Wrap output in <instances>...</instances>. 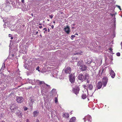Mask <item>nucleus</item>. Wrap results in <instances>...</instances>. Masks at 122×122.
Instances as JSON below:
<instances>
[{
    "mask_svg": "<svg viewBox=\"0 0 122 122\" xmlns=\"http://www.w3.org/2000/svg\"><path fill=\"white\" fill-rule=\"evenodd\" d=\"M63 116L65 118H68L69 117V115L68 114L66 113L63 114Z\"/></svg>",
    "mask_w": 122,
    "mask_h": 122,
    "instance_id": "30",
    "label": "nucleus"
},
{
    "mask_svg": "<svg viewBox=\"0 0 122 122\" xmlns=\"http://www.w3.org/2000/svg\"><path fill=\"white\" fill-rule=\"evenodd\" d=\"M89 48H92V46H91V47H90V46H89Z\"/></svg>",
    "mask_w": 122,
    "mask_h": 122,
    "instance_id": "50",
    "label": "nucleus"
},
{
    "mask_svg": "<svg viewBox=\"0 0 122 122\" xmlns=\"http://www.w3.org/2000/svg\"><path fill=\"white\" fill-rule=\"evenodd\" d=\"M12 36V35L11 34H9V37H11Z\"/></svg>",
    "mask_w": 122,
    "mask_h": 122,
    "instance_id": "45",
    "label": "nucleus"
},
{
    "mask_svg": "<svg viewBox=\"0 0 122 122\" xmlns=\"http://www.w3.org/2000/svg\"><path fill=\"white\" fill-rule=\"evenodd\" d=\"M21 2L22 3H24V0H21Z\"/></svg>",
    "mask_w": 122,
    "mask_h": 122,
    "instance_id": "44",
    "label": "nucleus"
},
{
    "mask_svg": "<svg viewBox=\"0 0 122 122\" xmlns=\"http://www.w3.org/2000/svg\"><path fill=\"white\" fill-rule=\"evenodd\" d=\"M82 62L81 61H78L77 63V65L78 66H79L82 64Z\"/></svg>",
    "mask_w": 122,
    "mask_h": 122,
    "instance_id": "32",
    "label": "nucleus"
},
{
    "mask_svg": "<svg viewBox=\"0 0 122 122\" xmlns=\"http://www.w3.org/2000/svg\"><path fill=\"white\" fill-rule=\"evenodd\" d=\"M44 82L43 81H41L38 80H36V84H39V85L41 86L42 84L44 83Z\"/></svg>",
    "mask_w": 122,
    "mask_h": 122,
    "instance_id": "21",
    "label": "nucleus"
},
{
    "mask_svg": "<svg viewBox=\"0 0 122 122\" xmlns=\"http://www.w3.org/2000/svg\"><path fill=\"white\" fill-rule=\"evenodd\" d=\"M80 69L82 71H85L86 69V67L84 65H82L80 66Z\"/></svg>",
    "mask_w": 122,
    "mask_h": 122,
    "instance_id": "15",
    "label": "nucleus"
},
{
    "mask_svg": "<svg viewBox=\"0 0 122 122\" xmlns=\"http://www.w3.org/2000/svg\"><path fill=\"white\" fill-rule=\"evenodd\" d=\"M11 39H13V37H11Z\"/></svg>",
    "mask_w": 122,
    "mask_h": 122,
    "instance_id": "57",
    "label": "nucleus"
},
{
    "mask_svg": "<svg viewBox=\"0 0 122 122\" xmlns=\"http://www.w3.org/2000/svg\"><path fill=\"white\" fill-rule=\"evenodd\" d=\"M89 78V75L86 74H85L84 76L82 74H80L78 75V79L81 81H83L84 80H87Z\"/></svg>",
    "mask_w": 122,
    "mask_h": 122,
    "instance_id": "3",
    "label": "nucleus"
},
{
    "mask_svg": "<svg viewBox=\"0 0 122 122\" xmlns=\"http://www.w3.org/2000/svg\"><path fill=\"white\" fill-rule=\"evenodd\" d=\"M18 108L17 107L15 106V104H12L10 107V109L12 112L14 111V110L15 109H18Z\"/></svg>",
    "mask_w": 122,
    "mask_h": 122,
    "instance_id": "13",
    "label": "nucleus"
},
{
    "mask_svg": "<svg viewBox=\"0 0 122 122\" xmlns=\"http://www.w3.org/2000/svg\"><path fill=\"white\" fill-rule=\"evenodd\" d=\"M102 84L101 81L99 82L98 83L97 87L98 89H100L101 87Z\"/></svg>",
    "mask_w": 122,
    "mask_h": 122,
    "instance_id": "25",
    "label": "nucleus"
},
{
    "mask_svg": "<svg viewBox=\"0 0 122 122\" xmlns=\"http://www.w3.org/2000/svg\"><path fill=\"white\" fill-rule=\"evenodd\" d=\"M104 69H102V70H100L99 71V76H101L102 75V73H104Z\"/></svg>",
    "mask_w": 122,
    "mask_h": 122,
    "instance_id": "29",
    "label": "nucleus"
},
{
    "mask_svg": "<svg viewBox=\"0 0 122 122\" xmlns=\"http://www.w3.org/2000/svg\"><path fill=\"white\" fill-rule=\"evenodd\" d=\"M75 36L73 35H72L71 36V37L72 38H74Z\"/></svg>",
    "mask_w": 122,
    "mask_h": 122,
    "instance_id": "39",
    "label": "nucleus"
},
{
    "mask_svg": "<svg viewBox=\"0 0 122 122\" xmlns=\"http://www.w3.org/2000/svg\"><path fill=\"white\" fill-rule=\"evenodd\" d=\"M11 55H12V57H13L14 56V55L13 54H12Z\"/></svg>",
    "mask_w": 122,
    "mask_h": 122,
    "instance_id": "55",
    "label": "nucleus"
},
{
    "mask_svg": "<svg viewBox=\"0 0 122 122\" xmlns=\"http://www.w3.org/2000/svg\"><path fill=\"white\" fill-rule=\"evenodd\" d=\"M117 6L119 8L120 7V6Z\"/></svg>",
    "mask_w": 122,
    "mask_h": 122,
    "instance_id": "53",
    "label": "nucleus"
},
{
    "mask_svg": "<svg viewBox=\"0 0 122 122\" xmlns=\"http://www.w3.org/2000/svg\"><path fill=\"white\" fill-rule=\"evenodd\" d=\"M121 46H122V43H121Z\"/></svg>",
    "mask_w": 122,
    "mask_h": 122,
    "instance_id": "59",
    "label": "nucleus"
},
{
    "mask_svg": "<svg viewBox=\"0 0 122 122\" xmlns=\"http://www.w3.org/2000/svg\"><path fill=\"white\" fill-rule=\"evenodd\" d=\"M110 50H111V51H112V49H110Z\"/></svg>",
    "mask_w": 122,
    "mask_h": 122,
    "instance_id": "61",
    "label": "nucleus"
},
{
    "mask_svg": "<svg viewBox=\"0 0 122 122\" xmlns=\"http://www.w3.org/2000/svg\"><path fill=\"white\" fill-rule=\"evenodd\" d=\"M53 23H55V21H53Z\"/></svg>",
    "mask_w": 122,
    "mask_h": 122,
    "instance_id": "62",
    "label": "nucleus"
},
{
    "mask_svg": "<svg viewBox=\"0 0 122 122\" xmlns=\"http://www.w3.org/2000/svg\"><path fill=\"white\" fill-rule=\"evenodd\" d=\"M58 102V100L56 97L55 98V103H56Z\"/></svg>",
    "mask_w": 122,
    "mask_h": 122,
    "instance_id": "36",
    "label": "nucleus"
},
{
    "mask_svg": "<svg viewBox=\"0 0 122 122\" xmlns=\"http://www.w3.org/2000/svg\"><path fill=\"white\" fill-rule=\"evenodd\" d=\"M28 80V82L29 83H31L32 84H35L36 83V80Z\"/></svg>",
    "mask_w": 122,
    "mask_h": 122,
    "instance_id": "22",
    "label": "nucleus"
},
{
    "mask_svg": "<svg viewBox=\"0 0 122 122\" xmlns=\"http://www.w3.org/2000/svg\"><path fill=\"white\" fill-rule=\"evenodd\" d=\"M93 88V85L91 84L89 85L88 86V88L90 90H92Z\"/></svg>",
    "mask_w": 122,
    "mask_h": 122,
    "instance_id": "28",
    "label": "nucleus"
},
{
    "mask_svg": "<svg viewBox=\"0 0 122 122\" xmlns=\"http://www.w3.org/2000/svg\"><path fill=\"white\" fill-rule=\"evenodd\" d=\"M4 83H1V82L0 81V88L2 90H4L6 88L5 86H4Z\"/></svg>",
    "mask_w": 122,
    "mask_h": 122,
    "instance_id": "18",
    "label": "nucleus"
},
{
    "mask_svg": "<svg viewBox=\"0 0 122 122\" xmlns=\"http://www.w3.org/2000/svg\"><path fill=\"white\" fill-rule=\"evenodd\" d=\"M110 74L111 77L114 78L115 76V74L114 71L112 69H111L110 71Z\"/></svg>",
    "mask_w": 122,
    "mask_h": 122,
    "instance_id": "16",
    "label": "nucleus"
},
{
    "mask_svg": "<svg viewBox=\"0 0 122 122\" xmlns=\"http://www.w3.org/2000/svg\"><path fill=\"white\" fill-rule=\"evenodd\" d=\"M116 55L118 56H120V53L119 52H118L117 53Z\"/></svg>",
    "mask_w": 122,
    "mask_h": 122,
    "instance_id": "37",
    "label": "nucleus"
},
{
    "mask_svg": "<svg viewBox=\"0 0 122 122\" xmlns=\"http://www.w3.org/2000/svg\"><path fill=\"white\" fill-rule=\"evenodd\" d=\"M65 72L66 73H70L71 72V69L70 67L66 68L64 70Z\"/></svg>",
    "mask_w": 122,
    "mask_h": 122,
    "instance_id": "14",
    "label": "nucleus"
},
{
    "mask_svg": "<svg viewBox=\"0 0 122 122\" xmlns=\"http://www.w3.org/2000/svg\"><path fill=\"white\" fill-rule=\"evenodd\" d=\"M119 9H120V10H121V8L120 7V8H119Z\"/></svg>",
    "mask_w": 122,
    "mask_h": 122,
    "instance_id": "58",
    "label": "nucleus"
},
{
    "mask_svg": "<svg viewBox=\"0 0 122 122\" xmlns=\"http://www.w3.org/2000/svg\"><path fill=\"white\" fill-rule=\"evenodd\" d=\"M82 52H81L80 51H79V52H78L76 54H74L75 55L76 54H80V55H82Z\"/></svg>",
    "mask_w": 122,
    "mask_h": 122,
    "instance_id": "33",
    "label": "nucleus"
},
{
    "mask_svg": "<svg viewBox=\"0 0 122 122\" xmlns=\"http://www.w3.org/2000/svg\"><path fill=\"white\" fill-rule=\"evenodd\" d=\"M39 111H34L33 113V114L34 117L37 116L39 114Z\"/></svg>",
    "mask_w": 122,
    "mask_h": 122,
    "instance_id": "23",
    "label": "nucleus"
},
{
    "mask_svg": "<svg viewBox=\"0 0 122 122\" xmlns=\"http://www.w3.org/2000/svg\"><path fill=\"white\" fill-rule=\"evenodd\" d=\"M87 83H89V81L88 80H87Z\"/></svg>",
    "mask_w": 122,
    "mask_h": 122,
    "instance_id": "54",
    "label": "nucleus"
},
{
    "mask_svg": "<svg viewBox=\"0 0 122 122\" xmlns=\"http://www.w3.org/2000/svg\"><path fill=\"white\" fill-rule=\"evenodd\" d=\"M6 21H5V19L3 20V21L4 22H6Z\"/></svg>",
    "mask_w": 122,
    "mask_h": 122,
    "instance_id": "48",
    "label": "nucleus"
},
{
    "mask_svg": "<svg viewBox=\"0 0 122 122\" xmlns=\"http://www.w3.org/2000/svg\"><path fill=\"white\" fill-rule=\"evenodd\" d=\"M54 27V26H53V25H52L51 26V28H52V29H53V28Z\"/></svg>",
    "mask_w": 122,
    "mask_h": 122,
    "instance_id": "49",
    "label": "nucleus"
},
{
    "mask_svg": "<svg viewBox=\"0 0 122 122\" xmlns=\"http://www.w3.org/2000/svg\"><path fill=\"white\" fill-rule=\"evenodd\" d=\"M79 90V87H77L76 88L73 89V91L75 94H77L78 93Z\"/></svg>",
    "mask_w": 122,
    "mask_h": 122,
    "instance_id": "17",
    "label": "nucleus"
},
{
    "mask_svg": "<svg viewBox=\"0 0 122 122\" xmlns=\"http://www.w3.org/2000/svg\"><path fill=\"white\" fill-rule=\"evenodd\" d=\"M108 79L106 77H104L102 79V82L104 86H105L107 82Z\"/></svg>",
    "mask_w": 122,
    "mask_h": 122,
    "instance_id": "9",
    "label": "nucleus"
},
{
    "mask_svg": "<svg viewBox=\"0 0 122 122\" xmlns=\"http://www.w3.org/2000/svg\"><path fill=\"white\" fill-rule=\"evenodd\" d=\"M48 32H49L50 31V29L49 28L48 29Z\"/></svg>",
    "mask_w": 122,
    "mask_h": 122,
    "instance_id": "52",
    "label": "nucleus"
},
{
    "mask_svg": "<svg viewBox=\"0 0 122 122\" xmlns=\"http://www.w3.org/2000/svg\"><path fill=\"white\" fill-rule=\"evenodd\" d=\"M43 30H45V31H47V29H46V28H44Z\"/></svg>",
    "mask_w": 122,
    "mask_h": 122,
    "instance_id": "43",
    "label": "nucleus"
},
{
    "mask_svg": "<svg viewBox=\"0 0 122 122\" xmlns=\"http://www.w3.org/2000/svg\"><path fill=\"white\" fill-rule=\"evenodd\" d=\"M38 31H37L36 32V34H38Z\"/></svg>",
    "mask_w": 122,
    "mask_h": 122,
    "instance_id": "56",
    "label": "nucleus"
},
{
    "mask_svg": "<svg viewBox=\"0 0 122 122\" xmlns=\"http://www.w3.org/2000/svg\"><path fill=\"white\" fill-rule=\"evenodd\" d=\"M16 113L17 116L20 118H21L23 114L21 111L18 110H16Z\"/></svg>",
    "mask_w": 122,
    "mask_h": 122,
    "instance_id": "8",
    "label": "nucleus"
},
{
    "mask_svg": "<svg viewBox=\"0 0 122 122\" xmlns=\"http://www.w3.org/2000/svg\"><path fill=\"white\" fill-rule=\"evenodd\" d=\"M30 106L31 107V108H32L33 102H34V101L31 97L30 98Z\"/></svg>",
    "mask_w": 122,
    "mask_h": 122,
    "instance_id": "26",
    "label": "nucleus"
},
{
    "mask_svg": "<svg viewBox=\"0 0 122 122\" xmlns=\"http://www.w3.org/2000/svg\"><path fill=\"white\" fill-rule=\"evenodd\" d=\"M26 122H29V121L28 119H27Z\"/></svg>",
    "mask_w": 122,
    "mask_h": 122,
    "instance_id": "46",
    "label": "nucleus"
},
{
    "mask_svg": "<svg viewBox=\"0 0 122 122\" xmlns=\"http://www.w3.org/2000/svg\"><path fill=\"white\" fill-rule=\"evenodd\" d=\"M16 100L17 102L19 103H21L23 101V99L22 97H17L16 98Z\"/></svg>",
    "mask_w": 122,
    "mask_h": 122,
    "instance_id": "7",
    "label": "nucleus"
},
{
    "mask_svg": "<svg viewBox=\"0 0 122 122\" xmlns=\"http://www.w3.org/2000/svg\"><path fill=\"white\" fill-rule=\"evenodd\" d=\"M56 89H52L50 93L51 95L52 96L56 94Z\"/></svg>",
    "mask_w": 122,
    "mask_h": 122,
    "instance_id": "24",
    "label": "nucleus"
},
{
    "mask_svg": "<svg viewBox=\"0 0 122 122\" xmlns=\"http://www.w3.org/2000/svg\"><path fill=\"white\" fill-rule=\"evenodd\" d=\"M57 117L58 120H61V117L59 116H57Z\"/></svg>",
    "mask_w": 122,
    "mask_h": 122,
    "instance_id": "35",
    "label": "nucleus"
},
{
    "mask_svg": "<svg viewBox=\"0 0 122 122\" xmlns=\"http://www.w3.org/2000/svg\"><path fill=\"white\" fill-rule=\"evenodd\" d=\"M50 112H51L52 117L53 118L54 117H55L56 115V111L53 110V109H51L50 111Z\"/></svg>",
    "mask_w": 122,
    "mask_h": 122,
    "instance_id": "11",
    "label": "nucleus"
},
{
    "mask_svg": "<svg viewBox=\"0 0 122 122\" xmlns=\"http://www.w3.org/2000/svg\"><path fill=\"white\" fill-rule=\"evenodd\" d=\"M36 122H39V121L38 120H37L36 121Z\"/></svg>",
    "mask_w": 122,
    "mask_h": 122,
    "instance_id": "51",
    "label": "nucleus"
},
{
    "mask_svg": "<svg viewBox=\"0 0 122 122\" xmlns=\"http://www.w3.org/2000/svg\"><path fill=\"white\" fill-rule=\"evenodd\" d=\"M83 119H87L89 122H91L92 119L91 116L89 115L86 116L85 117L83 118Z\"/></svg>",
    "mask_w": 122,
    "mask_h": 122,
    "instance_id": "12",
    "label": "nucleus"
},
{
    "mask_svg": "<svg viewBox=\"0 0 122 122\" xmlns=\"http://www.w3.org/2000/svg\"><path fill=\"white\" fill-rule=\"evenodd\" d=\"M41 86V92L43 94H44V93H46L48 91V89L50 88V86L46 84L44 82Z\"/></svg>",
    "mask_w": 122,
    "mask_h": 122,
    "instance_id": "2",
    "label": "nucleus"
},
{
    "mask_svg": "<svg viewBox=\"0 0 122 122\" xmlns=\"http://www.w3.org/2000/svg\"><path fill=\"white\" fill-rule=\"evenodd\" d=\"M64 30L67 34H69L70 31V27L68 25H66V27L64 28Z\"/></svg>",
    "mask_w": 122,
    "mask_h": 122,
    "instance_id": "10",
    "label": "nucleus"
},
{
    "mask_svg": "<svg viewBox=\"0 0 122 122\" xmlns=\"http://www.w3.org/2000/svg\"><path fill=\"white\" fill-rule=\"evenodd\" d=\"M82 98L83 99H85L86 98V95L84 94H83L82 96Z\"/></svg>",
    "mask_w": 122,
    "mask_h": 122,
    "instance_id": "31",
    "label": "nucleus"
},
{
    "mask_svg": "<svg viewBox=\"0 0 122 122\" xmlns=\"http://www.w3.org/2000/svg\"><path fill=\"white\" fill-rule=\"evenodd\" d=\"M47 20L48 21H49V19H47Z\"/></svg>",
    "mask_w": 122,
    "mask_h": 122,
    "instance_id": "63",
    "label": "nucleus"
},
{
    "mask_svg": "<svg viewBox=\"0 0 122 122\" xmlns=\"http://www.w3.org/2000/svg\"><path fill=\"white\" fill-rule=\"evenodd\" d=\"M11 8V4L8 0H6L5 3L0 6V9L4 10L7 12L9 11Z\"/></svg>",
    "mask_w": 122,
    "mask_h": 122,
    "instance_id": "1",
    "label": "nucleus"
},
{
    "mask_svg": "<svg viewBox=\"0 0 122 122\" xmlns=\"http://www.w3.org/2000/svg\"><path fill=\"white\" fill-rule=\"evenodd\" d=\"M39 66H38L36 68V70H38V71H40V70H39Z\"/></svg>",
    "mask_w": 122,
    "mask_h": 122,
    "instance_id": "38",
    "label": "nucleus"
},
{
    "mask_svg": "<svg viewBox=\"0 0 122 122\" xmlns=\"http://www.w3.org/2000/svg\"><path fill=\"white\" fill-rule=\"evenodd\" d=\"M24 66L25 69H29L31 71L33 70H34V68L33 67L31 69L30 67L29 68V65L28 64H25L24 65Z\"/></svg>",
    "mask_w": 122,
    "mask_h": 122,
    "instance_id": "19",
    "label": "nucleus"
},
{
    "mask_svg": "<svg viewBox=\"0 0 122 122\" xmlns=\"http://www.w3.org/2000/svg\"><path fill=\"white\" fill-rule=\"evenodd\" d=\"M1 122H5L4 121H2Z\"/></svg>",
    "mask_w": 122,
    "mask_h": 122,
    "instance_id": "60",
    "label": "nucleus"
},
{
    "mask_svg": "<svg viewBox=\"0 0 122 122\" xmlns=\"http://www.w3.org/2000/svg\"><path fill=\"white\" fill-rule=\"evenodd\" d=\"M76 120V118L74 117H72L70 120V122H75Z\"/></svg>",
    "mask_w": 122,
    "mask_h": 122,
    "instance_id": "27",
    "label": "nucleus"
},
{
    "mask_svg": "<svg viewBox=\"0 0 122 122\" xmlns=\"http://www.w3.org/2000/svg\"><path fill=\"white\" fill-rule=\"evenodd\" d=\"M27 107H25L24 108V110L25 111H26L27 110Z\"/></svg>",
    "mask_w": 122,
    "mask_h": 122,
    "instance_id": "42",
    "label": "nucleus"
},
{
    "mask_svg": "<svg viewBox=\"0 0 122 122\" xmlns=\"http://www.w3.org/2000/svg\"><path fill=\"white\" fill-rule=\"evenodd\" d=\"M53 17V16L52 15H49V17L51 19H52V18Z\"/></svg>",
    "mask_w": 122,
    "mask_h": 122,
    "instance_id": "40",
    "label": "nucleus"
},
{
    "mask_svg": "<svg viewBox=\"0 0 122 122\" xmlns=\"http://www.w3.org/2000/svg\"><path fill=\"white\" fill-rule=\"evenodd\" d=\"M120 78V77H118V78Z\"/></svg>",
    "mask_w": 122,
    "mask_h": 122,
    "instance_id": "64",
    "label": "nucleus"
},
{
    "mask_svg": "<svg viewBox=\"0 0 122 122\" xmlns=\"http://www.w3.org/2000/svg\"><path fill=\"white\" fill-rule=\"evenodd\" d=\"M69 79L71 83L74 82L75 80V76L74 74H71L69 75Z\"/></svg>",
    "mask_w": 122,
    "mask_h": 122,
    "instance_id": "5",
    "label": "nucleus"
},
{
    "mask_svg": "<svg viewBox=\"0 0 122 122\" xmlns=\"http://www.w3.org/2000/svg\"><path fill=\"white\" fill-rule=\"evenodd\" d=\"M83 87L85 88L87 87L85 85H84L83 86Z\"/></svg>",
    "mask_w": 122,
    "mask_h": 122,
    "instance_id": "41",
    "label": "nucleus"
},
{
    "mask_svg": "<svg viewBox=\"0 0 122 122\" xmlns=\"http://www.w3.org/2000/svg\"><path fill=\"white\" fill-rule=\"evenodd\" d=\"M100 61L99 63H95L94 62H91L90 63L91 66L92 67V68H94L96 66H100L101 65L102 63V61Z\"/></svg>",
    "mask_w": 122,
    "mask_h": 122,
    "instance_id": "4",
    "label": "nucleus"
},
{
    "mask_svg": "<svg viewBox=\"0 0 122 122\" xmlns=\"http://www.w3.org/2000/svg\"><path fill=\"white\" fill-rule=\"evenodd\" d=\"M11 1L12 2L11 4L14 7H16V6H17L18 5H20L21 4V3L19 2L18 1H16V3L14 1H13V0Z\"/></svg>",
    "mask_w": 122,
    "mask_h": 122,
    "instance_id": "6",
    "label": "nucleus"
},
{
    "mask_svg": "<svg viewBox=\"0 0 122 122\" xmlns=\"http://www.w3.org/2000/svg\"><path fill=\"white\" fill-rule=\"evenodd\" d=\"M57 71L55 72V71H54L52 73H51V76H52L53 77H57Z\"/></svg>",
    "mask_w": 122,
    "mask_h": 122,
    "instance_id": "20",
    "label": "nucleus"
},
{
    "mask_svg": "<svg viewBox=\"0 0 122 122\" xmlns=\"http://www.w3.org/2000/svg\"><path fill=\"white\" fill-rule=\"evenodd\" d=\"M39 27L40 28H42V26H39Z\"/></svg>",
    "mask_w": 122,
    "mask_h": 122,
    "instance_id": "47",
    "label": "nucleus"
},
{
    "mask_svg": "<svg viewBox=\"0 0 122 122\" xmlns=\"http://www.w3.org/2000/svg\"><path fill=\"white\" fill-rule=\"evenodd\" d=\"M5 64L4 63L3 64V65L2 66L1 68V69H4V68L5 67Z\"/></svg>",
    "mask_w": 122,
    "mask_h": 122,
    "instance_id": "34",
    "label": "nucleus"
}]
</instances>
